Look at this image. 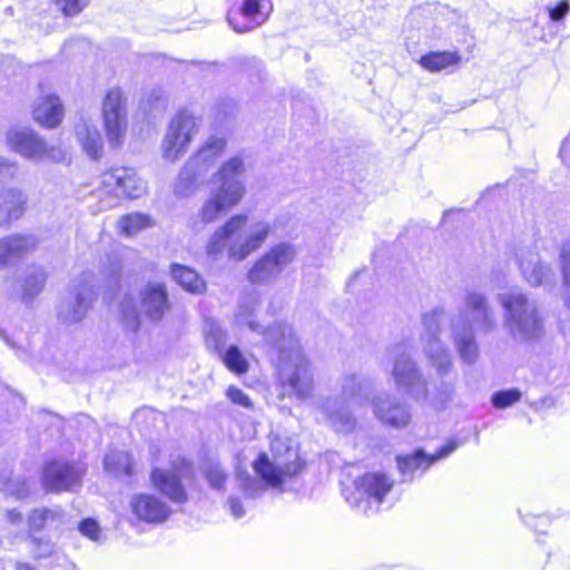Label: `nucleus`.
Instances as JSON below:
<instances>
[{"instance_id":"54","label":"nucleus","mask_w":570,"mask_h":570,"mask_svg":"<svg viewBox=\"0 0 570 570\" xmlns=\"http://www.w3.org/2000/svg\"><path fill=\"white\" fill-rule=\"evenodd\" d=\"M118 279H119V272L117 271V272H114V279H112V282L117 283Z\"/></svg>"},{"instance_id":"19","label":"nucleus","mask_w":570,"mask_h":570,"mask_svg":"<svg viewBox=\"0 0 570 570\" xmlns=\"http://www.w3.org/2000/svg\"><path fill=\"white\" fill-rule=\"evenodd\" d=\"M272 11V0H242L230 6L227 21L234 31L244 33L262 26Z\"/></svg>"},{"instance_id":"26","label":"nucleus","mask_w":570,"mask_h":570,"mask_svg":"<svg viewBox=\"0 0 570 570\" xmlns=\"http://www.w3.org/2000/svg\"><path fill=\"white\" fill-rule=\"evenodd\" d=\"M520 271L531 286H540L550 281L553 272L550 266L543 265L535 252L527 250L517 254Z\"/></svg>"},{"instance_id":"31","label":"nucleus","mask_w":570,"mask_h":570,"mask_svg":"<svg viewBox=\"0 0 570 570\" xmlns=\"http://www.w3.org/2000/svg\"><path fill=\"white\" fill-rule=\"evenodd\" d=\"M170 273L174 281L185 291L191 294H202L206 289L204 279L196 271L180 264H173Z\"/></svg>"},{"instance_id":"43","label":"nucleus","mask_w":570,"mask_h":570,"mask_svg":"<svg viewBox=\"0 0 570 570\" xmlns=\"http://www.w3.org/2000/svg\"><path fill=\"white\" fill-rule=\"evenodd\" d=\"M521 399V392L518 389H510L495 392L492 395V404L497 409H505L517 403Z\"/></svg>"},{"instance_id":"34","label":"nucleus","mask_w":570,"mask_h":570,"mask_svg":"<svg viewBox=\"0 0 570 570\" xmlns=\"http://www.w3.org/2000/svg\"><path fill=\"white\" fill-rule=\"evenodd\" d=\"M105 470L109 474L120 478L129 476L132 473V461L128 452L112 450L108 452L104 460Z\"/></svg>"},{"instance_id":"52","label":"nucleus","mask_w":570,"mask_h":570,"mask_svg":"<svg viewBox=\"0 0 570 570\" xmlns=\"http://www.w3.org/2000/svg\"><path fill=\"white\" fill-rule=\"evenodd\" d=\"M6 519L8 522H10L14 527H23L24 520L23 515L20 511L12 509L8 510L6 513Z\"/></svg>"},{"instance_id":"3","label":"nucleus","mask_w":570,"mask_h":570,"mask_svg":"<svg viewBox=\"0 0 570 570\" xmlns=\"http://www.w3.org/2000/svg\"><path fill=\"white\" fill-rule=\"evenodd\" d=\"M495 326L494 312L483 293L468 291L463 307L451 318V336L455 350L465 364L472 365L479 358L475 333H489Z\"/></svg>"},{"instance_id":"29","label":"nucleus","mask_w":570,"mask_h":570,"mask_svg":"<svg viewBox=\"0 0 570 570\" xmlns=\"http://www.w3.org/2000/svg\"><path fill=\"white\" fill-rule=\"evenodd\" d=\"M226 148V140L220 137H210L187 163L203 175L213 168Z\"/></svg>"},{"instance_id":"22","label":"nucleus","mask_w":570,"mask_h":570,"mask_svg":"<svg viewBox=\"0 0 570 570\" xmlns=\"http://www.w3.org/2000/svg\"><path fill=\"white\" fill-rule=\"evenodd\" d=\"M456 448L458 443L451 441L443 445L435 454L426 455L423 450H416L412 454L397 456V468L402 475V481L411 482L417 471L422 474L433 463L449 456Z\"/></svg>"},{"instance_id":"53","label":"nucleus","mask_w":570,"mask_h":570,"mask_svg":"<svg viewBox=\"0 0 570 570\" xmlns=\"http://www.w3.org/2000/svg\"><path fill=\"white\" fill-rule=\"evenodd\" d=\"M570 135L563 140L561 148H560V157L562 161L570 167Z\"/></svg>"},{"instance_id":"27","label":"nucleus","mask_w":570,"mask_h":570,"mask_svg":"<svg viewBox=\"0 0 570 570\" xmlns=\"http://www.w3.org/2000/svg\"><path fill=\"white\" fill-rule=\"evenodd\" d=\"M35 120L43 127L53 128L63 118V107L60 98L56 95H42L36 101L33 108Z\"/></svg>"},{"instance_id":"2","label":"nucleus","mask_w":570,"mask_h":570,"mask_svg":"<svg viewBox=\"0 0 570 570\" xmlns=\"http://www.w3.org/2000/svg\"><path fill=\"white\" fill-rule=\"evenodd\" d=\"M272 460L261 453L253 462L256 476L239 473V487L247 499L262 497L268 488H279L288 476L296 475L303 468L297 450L289 439L276 436L271 441Z\"/></svg>"},{"instance_id":"35","label":"nucleus","mask_w":570,"mask_h":570,"mask_svg":"<svg viewBox=\"0 0 570 570\" xmlns=\"http://www.w3.org/2000/svg\"><path fill=\"white\" fill-rule=\"evenodd\" d=\"M205 177L199 170L189 166L188 163L181 168L178 178L175 183V194L177 196L186 197L191 195L199 181Z\"/></svg>"},{"instance_id":"7","label":"nucleus","mask_w":570,"mask_h":570,"mask_svg":"<svg viewBox=\"0 0 570 570\" xmlns=\"http://www.w3.org/2000/svg\"><path fill=\"white\" fill-rule=\"evenodd\" d=\"M363 402L362 379L356 374H350L341 380V397H327L318 403L317 409L334 430L348 433L356 424L352 411L362 406Z\"/></svg>"},{"instance_id":"51","label":"nucleus","mask_w":570,"mask_h":570,"mask_svg":"<svg viewBox=\"0 0 570 570\" xmlns=\"http://www.w3.org/2000/svg\"><path fill=\"white\" fill-rule=\"evenodd\" d=\"M568 11L569 4L566 1H562L550 10V18L554 21H559L568 13Z\"/></svg>"},{"instance_id":"4","label":"nucleus","mask_w":570,"mask_h":570,"mask_svg":"<svg viewBox=\"0 0 570 570\" xmlns=\"http://www.w3.org/2000/svg\"><path fill=\"white\" fill-rule=\"evenodd\" d=\"M271 232L268 222L258 220L247 225L246 215H234L212 235L207 253L216 256L227 249L229 258L240 262L261 248Z\"/></svg>"},{"instance_id":"21","label":"nucleus","mask_w":570,"mask_h":570,"mask_svg":"<svg viewBox=\"0 0 570 570\" xmlns=\"http://www.w3.org/2000/svg\"><path fill=\"white\" fill-rule=\"evenodd\" d=\"M373 413L383 424L403 429L411 422L410 406L394 395L382 392L371 400Z\"/></svg>"},{"instance_id":"32","label":"nucleus","mask_w":570,"mask_h":570,"mask_svg":"<svg viewBox=\"0 0 570 570\" xmlns=\"http://www.w3.org/2000/svg\"><path fill=\"white\" fill-rule=\"evenodd\" d=\"M63 512L60 508H39L35 509L28 518V524L31 532L41 531L47 527H59L63 521Z\"/></svg>"},{"instance_id":"18","label":"nucleus","mask_w":570,"mask_h":570,"mask_svg":"<svg viewBox=\"0 0 570 570\" xmlns=\"http://www.w3.org/2000/svg\"><path fill=\"white\" fill-rule=\"evenodd\" d=\"M190 464L181 456L173 460L171 469L154 468L150 473L153 487L174 503H185L188 499L183 479L190 472Z\"/></svg>"},{"instance_id":"1","label":"nucleus","mask_w":570,"mask_h":570,"mask_svg":"<svg viewBox=\"0 0 570 570\" xmlns=\"http://www.w3.org/2000/svg\"><path fill=\"white\" fill-rule=\"evenodd\" d=\"M258 295L250 293L238 304L235 323L246 326L252 332L262 334L265 342L278 351V381L281 385L299 400H306L314 389V373L311 363L303 354L293 327L286 323L276 322L263 330L256 321Z\"/></svg>"},{"instance_id":"6","label":"nucleus","mask_w":570,"mask_h":570,"mask_svg":"<svg viewBox=\"0 0 570 570\" xmlns=\"http://www.w3.org/2000/svg\"><path fill=\"white\" fill-rule=\"evenodd\" d=\"M498 301L504 309V326L515 341L527 342L541 336L543 324L535 301L518 288L499 294Z\"/></svg>"},{"instance_id":"13","label":"nucleus","mask_w":570,"mask_h":570,"mask_svg":"<svg viewBox=\"0 0 570 570\" xmlns=\"http://www.w3.org/2000/svg\"><path fill=\"white\" fill-rule=\"evenodd\" d=\"M200 120L187 110L177 112L170 120L161 142L163 157L176 161L183 157L198 134Z\"/></svg>"},{"instance_id":"30","label":"nucleus","mask_w":570,"mask_h":570,"mask_svg":"<svg viewBox=\"0 0 570 570\" xmlns=\"http://www.w3.org/2000/svg\"><path fill=\"white\" fill-rule=\"evenodd\" d=\"M47 281V274L40 266H31L27 269L21 285V299L29 304L42 292Z\"/></svg>"},{"instance_id":"10","label":"nucleus","mask_w":570,"mask_h":570,"mask_svg":"<svg viewBox=\"0 0 570 570\" xmlns=\"http://www.w3.org/2000/svg\"><path fill=\"white\" fill-rule=\"evenodd\" d=\"M393 484L394 481L385 473H365L354 481L351 492H345V499L353 509L364 515H370L379 511Z\"/></svg>"},{"instance_id":"24","label":"nucleus","mask_w":570,"mask_h":570,"mask_svg":"<svg viewBox=\"0 0 570 570\" xmlns=\"http://www.w3.org/2000/svg\"><path fill=\"white\" fill-rule=\"evenodd\" d=\"M130 511L139 521L161 523L171 512L167 503L158 497L148 493L134 494L130 499Z\"/></svg>"},{"instance_id":"8","label":"nucleus","mask_w":570,"mask_h":570,"mask_svg":"<svg viewBox=\"0 0 570 570\" xmlns=\"http://www.w3.org/2000/svg\"><path fill=\"white\" fill-rule=\"evenodd\" d=\"M389 356L393 362L391 377L396 389L415 402L426 401L429 397L426 380L411 356L410 345L404 342L393 345L389 350Z\"/></svg>"},{"instance_id":"9","label":"nucleus","mask_w":570,"mask_h":570,"mask_svg":"<svg viewBox=\"0 0 570 570\" xmlns=\"http://www.w3.org/2000/svg\"><path fill=\"white\" fill-rule=\"evenodd\" d=\"M146 183L138 177L134 168H111L101 175L98 189L100 208L116 207L121 197L139 198L146 193Z\"/></svg>"},{"instance_id":"48","label":"nucleus","mask_w":570,"mask_h":570,"mask_svg":"<svg viewBox=\"0 0 570 570\" xmlns=\"http://www.w3.org/2000/svg\"><path fill=\"white\" fill-rule=\"evenodd\" d=\"M227 397L234 404H237L245 409H252L253 403L247 394H245L240 389L236 386H229L226 392Z\"/></svg>"},{"instance_id":"23","label":"nucleus","mask_w":570,"mask_h":570,"mask_svg":"<svg viewBox=\"0 0 570 570\" xmlns=\"http://www.w3.org/2000/svg\"><path fill=\"white\" fill-rule=\"evenodd\" d=\"M39 239L33 234L14 233L0 237V271L33 253Z\"/></svg>"},{"instance_id":"25","label":"nucleus","mask_w":570,"mask_h":570,"mask_svg":"<svg viewBox=\"0 0 570 570\" xmlns=\"http://www.w3.org/2000/svg\"><path fill=\"white\" fill-rule=\"evenodd\" d=\"M28 196L19 187L0 190V227H9L19 220L27 210Z\"/></svg>"},{"instance_id":"14","label":"nucleus","mask_w":570,"mask_h":570,"mask_svg":"<svg viewBox=\"0 0 570 570\" xmlns=\"http://www.w3.org/2000/svg\"><path fill=\"white\" fill-rule=\"evenodd\" d=\"M96 296V281L91 272L82 273L73 279L71 291L58 308V317L66 324L78 323L85 318Z\"/></svg>"},{"instance_id":"44","label":"nucleus","mask_w":570,"mask_h":570,"mask_svg":"<svg viewBox=\"0 0 570 570\" xmlns=\"http://www.w3.org/2000/svg\"><path fill=\"white\" fill-rule=\"evenodd\" d=\"M560 265L563 276V284L566 288L570 289V242L562 245L560 252ZM567 304L570 307V298H567Z\"/></svg>"},{"instance_id":"40","label":"nucleus","mask_w":570,"mask_h":570,"mask_svg":"<svg viewBox=\"0 0 570 570\" xmlns=\"http://www.w3.org/2000/svg\"><path fill=\"white\" fill-rule=\"evenodd\" d=\"M219 356L229 371L236 374H244L248 371V361L236 345H230Z\"/></svg>"},{"instance_id":"38","label":"nucleus","mask_w":570,"mask_h":570,"mask_svg":"<svg viewBox=\"0 0 570 570\" xmlns=\"http://www.w3.org/2000/svg\"><path fill=\"white\" fill-rule=\"evenodd\" d=\"M454 394V384L452 381L442 380L439 384L434 386L433 393L429 392V397L426 401H421L422 403H429L436 410H441L445 406L448 402H450Z\"/></svg>"},{"instance_id":"20","label":"nucleus","mask_w":570,"mask_h":570,"mask_svg":"<svg viewBox=\"0 0 570 570\" xmlns=\"http://www.w3.org/2000/svg\"><path fill=\"white\" fill-rule=\"evenodd\" d=\"M83 473L81 465L55 460L43 466L42 483L50 492L71 491L80 484Z\"/></svg>"},{"instance_id":"5","label":"nucleus","mask_w":570,"mask_h":570,"mask_svg":"<svg viewBox=\"0 0 570 570\" xmlns=\"http://www.w3.org/2000/svg\"><path fill=\"white\" fill-rule=\"evenodd\" d=\"M245 164L239 156L226 160L212 176L210 195L204 203L199 216L204 223H212L218 216L235 207L244 197L246 188L242 179Z\"/></svg>"},{"instance_id":"37","label":"nucleus","mask_w":570,"mask_h":570,"mask_svg":"<svg viewBox=\"0 0 570 570\" xmlns=\"http://www.w3.org/2000/svg\"><path fill=\"white\" fill-rule=\"evenodd\" d=\"M168 97L160 87L146 90L140 99L139 108L145 114H156L165 110Z\"/></svg>"},{"instance_id":"33","label":"nucleus","mask_w":570,"mask_h":570,"mask_svg":"<svg viewBox=\"0 0 570 570\" xmlns=\"http://www.w3.org/2000/svg\"><path fill=\"white\" fill-rule=\"evenodd\" d=\"M461 61L456 51H432L421 57L420 65L431 72H439Z\"/></svg>"},{"instance_id":"16","label":"nucleus","mask_w":570,"mask_h":570,"mask_svg":"<svg viewBox=\"0 0 570 570\" xmlns=\"http://www.w3.org/2000/svg\"><path fill=\"white\" fill-rule=\"evenodd\" d=\"M293 244L279 243L257 259L248 271L247 278L252 284H268L275 281L296 257Z\"/></svg>"},{"instance_id":"17","label":"nucleus","mask_w":570,"mask_h":570,"mask_svg":"<svg viewBox=\"0 0 570 570\" xmlns=\"http://www.w3.org/2000/svg\"><path fill=\"white\" fill-rule=\"evenodd\" d=\"M102 118L108 142L111 147L122 145L127 121V97L120 88L107 91L102 101Z\"/></svg>"},{"instance_id":"28","label":"nucleus","mask_w":570,"mask_h":570,"mask_svg":"<svg viewBox=\"0 0 570 570\" xmlns=\"http://www.w3.org/2000/svg\"><path fill=\"white\" fill-rule=\"evenodd\" d=\"M75 136L82 150L91 159L102 155L104 141L97 126L89 119H81L75 127Z\"/></svg>"},{"instance_id":"12","label":"nucleus","mask_w":570,"mask_h":570,"mask_svg":"<svg viewBox=\"0 0 570 570\" xmlns=\"http://www.w3.org/2000/svg\"><path fill=\"white\" fill-rule=\"evenodd\" d=\"M448 320V314L443 307H435L422 316L424 332L421 340L424 344L423 351L441 376H444L452 365L450 351L439 338L441 325Z\"/></svg>"},{"instance_id":"46","label":"nucleus","mask_w":570,"mask_h":570,"mask_svg":"<svg viewBox=\"0 0 570 570\" xmlns=\"http://www.w3.org/2000/svg\"><path fill=\"white\" fill-rule=\"evenodd\" d=\"M66 16H76L81 12L90 0H53Z\"/></svg>"},{"instance_id":"11","label":"nucleus","mask_w":570,"mask_h":570,"mask_svg":"<svg viewBox=\"0 0 570 570\" xmlns=\"http://www.w3.org/2000/svg\"><path fill=\"white\" fill-rule=\"evenodd\" d=\"M170 304L166 285L160 282H149L139 292L138 309L130 306L128 301L120 304L121 314L128 326L136 330L141 314L151 322L160 321L169 311Z\"/></svg>"},{"instance_id":"50","label":"nucleus","mask_w":570,"mask_h":570,"mask_svg":"<svg viewBox=\"0 0 570 570\" xmlns=\"http://www.w3.org/2000/svg\"><path fill=\"white\" fill-rule=\"evenodd\" d=\"M227 503L229 507V511L235 519H240L242 517L245 515V509L243 508L238 498L232 495L228 498Z\"/></svg>"},{"instance_id":"39","label":"nucleus","mask_w":570,"mask_h":570,"mask_svg":"<svg viewBox=\"0 0 570 570\" xmlns=\"http://www.w3.org/2000/svg\"><path fill=\"white\" fill-rule=\"evenodd\" d=\"M204 333L207 346L222 354L227 340V333L222 326L216 321L208 320L205 323Z\"/></svg>"},{"instance_id":"45","label":"nucleus","mask_w":570,"mask_h":570,"mask_svg":"<svg viewBox=\"0 0 570 570\" xmlns=\"http://www.w3.org/2000/svg\"><path fill=\"white\" fill-rule=\"evenodd\" d=\"M79 531L94 542H100L102 533L99 524L94 519H85L79 523Z\"/></svg>"},{"instance_id":"42","label":"nucleus","mask_w":570,"mask_h":570,"mask_svg":"<svg viewBox=\"0 0 570 570\" xmlns=\"http://www.w3.org/2000/svg\"><path fill=\"white\" fill-rule=\"evenodd\" d=\"M204 475L213 489H223L227 474L218 462H207L204 466Z\"/></svg>"},{"instance_id":"15","label":"nucleus","mask_w":570,"mask_h":570,"mask_svg":"<svg viewBox=\"0 0 570 570\" xmlns=\"http://www.w3.org/2000/svg\"><path fill=\"white\" fill-rule=\"evenodd\" d=\"M7 144L11 150L26 159L60 161L63 158L61 148L48 146L33 129L28 127H13L8 130Z\"/></svg>"},{"instance_id":"47","label":"nucleus","mask_w":570,"mask_h":570,"mask_svg":"<svg viewBox=\"0 0 570 570\" xmlns=\"http://www.w3.org/2000/svg\"><path fill=\"white\" fill-rule=\"evenodd\" d=\"M18 174V164L6 157L0 156V183L16 178Z\"/></svg>"},{"instance_id":"49","label":"nucleus","mask_w":570,"mask_h":570,"mask_svg":"<svg viewBox=\"0 0 570 570\" xmlns=\"http://www.w3.org/2000/svg\"><path fill=\"white\" fill-rule=\"evenodd\" d=\"M32 552L36 558H45L50 556L53 550V544L50 541H42L37 538L31 539Z\"/></svg>"},{"instance_id":"41","label":"nucleus","mask_w":570,"mask_h":570,"mask_svg":"<svg viewBox=\"0 0 570 570\" xmlns=\"http://www.w3.org/2000/svg\"><path fill=\"white\" fill-rule=\"evenodd\" d=\"M0 489L6 494L12 495L17 499H24L30 493V482L26 478L16 476L13 479L7 475L0 476Z\"/></svg>"},{"instance_id":"36","label":"nucleus","mask_w":570,"mask_h":570,"mask_svg":"<svg viewBox=\"0 0 570 570\" xmlns=\"http://www.w3.org/2000/svg\"><path fill=\"white\" fill-rule=\"evenodd\" d=\"M154 220L151 216L142 213H131L121 216L117 222V228L125 236H132L142 229L151 227Z\"/></svg>"}]
</instances>
